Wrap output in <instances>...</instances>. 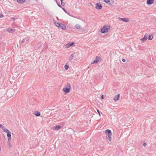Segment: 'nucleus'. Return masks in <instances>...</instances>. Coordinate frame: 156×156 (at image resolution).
Listing matches in <instances>:
<instances>
[{
	"label": "nucleus",
	"instance_id": "f257e3e1",
	"mask_svg": "<svg viewBox=\"0 0 156 156\" xmlns=\"http://www.w3.org/2000/svg\"><path fill=\"white\" fill-rule=\"evenodd\" d=\"M71 88L70 84L69 83H68L63 88L62 90L66 93H69L70 92V90Z\"/></svg>",
	"mask_w": 156,
	"mask_h": 156
},
{
	"label": "nucleus",
	"instance_id": "f03ea898",
	"mask_svg": "<svg viewBox=\"0 0 156 156\" xmlns=\"http://www.w3.org/2000/svg\"><path fill=\"white\" fill-rule=\"evenodd\" d=\"M110 28L109 26L105 25L101 29V32L103 34L107 32L108 30H110Z\"/></svg>",
	"mask_w": 156,
	"mask_h": 156
},
{
	"label": "nucleus",
	"instance_id": "7ed1b4c3",
	"mask_svg": "<svg viewBox=\"0 0 156 156\" xmlns=\"http://www.w3.org/2000/svg\"><path fill=\"white\" fill-rule=\"evenodd\" d=\"M6 94L8 97L11 98L14 94V90L13 89H10L8 90Z\"/></svg>",
	"mask_w": 156,
	"mask_h": 156
},
{
	"label": "nucleus",
	"instance_id": "20e7f679",
	"mask_svg": "<svg viewBox=\"0 0 156 156\" xmlns=\"http://www.w3.org/2000/svg\"><path fill=\"white\" fill-rule=\"evenodd\" d=\"M105 133L108 134V138L110 141H111L112 133L111 130L107 129L105 131Z\"/></svg>",
	"mask_w": 156,
	"mask_h": 156
},
{
	"label": "nucleus",
	"instance_id": "39448f33",
	"mask_svg": "<svg viewBox=\"0 0 156 156\" xmlns=\"http://www.w3.org/2000/svg\"><path fill=\"white\" fill-rule=\"evenodd\" d=\"M101 58L100 57L97 56L96 57L95 59L92 62H91V64L94 63H97L99 61Z\"/></svg>",
	"mask_w": 156,
	"mask_h": 156
},
{
	"label": "nucleus",
	"instance_id": "423d86ee",
	"mask_svg": "<svg viewBox=\"0 0 156 156\" xmlns=\"http://www.w3.org/2000/svg\"><path fill=\"white\" fill-rule=\"evenodd\" d=\"M102 8V6L101 4H99V3L96 4V9H101Z\"/></svg>",
	"mask_w": 156,
	"mask_h": 156
},
{
	"label": "nucleus",
	"instance_id": "0eeeda50",
	"mask_svg": "<svg viewBox=\"0 0 156 156\" xmlns=\"http://www.w3.org/2000/svg\"><path fill=\"white\" fill-rule=\"evenodd\" d=\"M148 35L147 34H146L144 35L143 38L141 39V41L143 42H144L147 39Z\"/></svg>",
	"mask_w": 156,
	"mask_h": 156
},
{
	"label": "nucleus",
	"instance_id": "6e6552de",
	"mask_svg": "<svg viewBox=\"0 0 156 156\" xmlns=\"http://www.w3.org/2000/svg\"><path fill=\"white\" fill-rule=\"evenodd\" d=\"M154 0H147L146 3L147 5H151L154 3Z\"/></svg>",
	"mask_w": 156,
	"mask_h": 156
},
{
	"label": "nucleus",
	"instance_id": "1a4fd4ad",
	"mask_svg": "<svg viewBox=\"0 0 156 156\" xmlns=\"http://www.w3.org/2000/svg\"><path fill=\"white\" fill-rule=\"evenodd\" d=\"M120 94H118L117 95H116L113 98V100L115 102L117 101H118L119 99Z\"/></svg>",
	"mask_w": 156,
	"mask_h": 156
},
{
	"label": "nucleus",
	"instance_id": "9d476101",
	"mask_svg": "<svg viewBox=\"0 0 156 156\" xmlns=\"http://www.w3.org/2000/svg\"><path fill=\"white\" fill-rule=\"evenodd\" d=\"M120 19L122 21L125 22H127L129 21V20L126 18H120Z\"/></svg>",
	"mask_w": 156,
	"mask_h": 156
},
{
	"label": "nucleus",
	"instance_id": "9b49d317",
	"mask_svg": "<svg viewBox=\"0 0 156 156\" xmlns=\"http://www.w3.org/2000/svg\"><path fill=\"white\" fill-rule=\"evenodd\" d=\"M59 28H61L62 29L64 30H66V25L65 24L62 23V24L61 25V26L60 27H59Z\"/></svg>",
	"mask_w": 156,
	"mask_h": 156
},
{
	"label": "nucleus",
	"instance_id": "f8f14e48",
	"mask_svg": "<svg viewBox=\"0 0 156 156\" xmlns=\"http://www.w3.org/2000/svg\"><path fill=\"white\" fill-rule=\"evenodd\" d=\"M7 136L8 137V139L10 140L11 139V133L10 132L7 133Z\"/></svg>",
	"mask_w": 156,
	"mask_h": 156
},
{
	"label": "nucleus",
	"instance_id": "ddd939ff",
	"mask_svg": "<svg viewBox=\"0 0 156 156\" xmlns=\"http://www.w3.org/2000/svg\"><path fill=\"white\" fill-rule=\"evenodd\" d=\"M29 40V38L28 37H26L24 38L21 41L22 43L25 42V41H28Z\"/></svg>",
	"mask_w": 156,
	"mask_h": 156
},
{
	"label": "nucleus",
	"instance_id": "4468645a",
	"mask_svg": "<svg viewBox=\"0 0 156 156\" xmlns=\"http://www.w3.org/2000/svg\"><path fill=\"white\" fill-rule=\"evenodd\" d=\"M7 30L9 33H12L15 31V29H12L9 28H7Z\"/></svg>",
	"mask_w": 156,
	"mask_h": 156
},
{
	"label": "nucleus",
	"instance_id": "2eb2a0df",
	"mask_svg": "<svg viewBox=\"0 0 156 156\" xmlns=\"http://www.w3.org/2000/svg\"><path fill=\"white\" fill-rule=\"evenodd\" d=\"M61 127V126H56L54 127L53 129L54 130H57L59 129Z\"/></svg>",
	"mask_w": 156,
	"mask_h": 156
},
{
	"label": "nucleus",
	"instance_id": "dca6fc26",
	"mask_svg": "<svg viewBox=\"0 0 156 156\" xmlns=\"http://www.w3.org/2000/svg\"><path fill=\"white\" fill-rule=\"evenodd\" d=\"M2 129L5 132L7 133L10 132V131L8 129H7L5 128V127H3L2 128Z\"/></svg>",
	"mask_w": 156,
	"mask_h": 156
},
{
	"label": "nucleus",
	"instance_id": "f3484780",
	"mask_svg": "<svg viewBox=\"0 0 156 156\" xmlns=\"http://www.w3.org/2000/svg\"><path fill=\"white\" fill-rule=\"evenodd\" d=\"M34 114L37 116H39L40 115L41 113L39 112L36 111L34 112Z\"/></svg>",
	"mask_w": 156,
	"mask_h": 156
},
{
	"label": "nucleus",
	"instance_id": "a211bd4d",
	"mask_svg": "<svg viewBox=\"0 0 156 156\" xmlns=\"http://www.w3.org/2000/svg\"><path fill=\"white\" fill-rule=\"evenodd\" d=\"M74 44V42H72L71 43L68 44H66V46L67 48H68L69 47L73 46Z\"/></svg>",
	"mask_w": 156,
	"mask_h": 156
},
{
	"label": "nucleus",
	"instance_id": "6ab92c4d",
	"mask_svg": "<svg viewBox=\"0 0 156 156\" xmlns=\"http://www.w3.org/2000/svg\"><path fill=\"white\" fill-rule=\"evenodd\" d=\"M11 139L10 140H9L8 139V142L7 144L8 145H9V147L10 148L11 147Z\"/></svg>",
	"mask_w": 156,
	"mask_h": 156
},
{
	"label": "nucleus",
	"instance_id": "aec40b11",
	"mask_svg": "<svg viewBox=\"0 0 156 156\" xmlns=\"http://www.w3.org/2000/svg\"><path fill=\"white\" fill-rule=\"evenodd\" d=\"M76 27L77 29H82L80 26L78 24H76Z\"/></svg>",
	"mask_w": 156,
	"mask_h": 156
},
{
	"label": "nucleus",
	"instance_id": "412c9836",
	"mask_svg": "<svg viewBox=\"0 0 156 156\" xmlns=\"http://www.w3.org/2000/svg\"><path fill=\"white\" fill-rule=\"evenodd\" d=\"M55 23L56 26L59 28L60 27L61 25L62 24L61 23H56V22H55Z\"/></svg>",
	"mask_w": 156,
	"mask_h": 156
},
{
	"label": "nucleus",
	"instance_id": "4be33fe9",
	"mask_svg": "<svg viewBox=\"0 0 156 156\" xmlns=\"http://www.w3.org/2000/svg\"><path fill=\"white\" fill-rule=\"evenodd\" d=\"M74 55L72 54H71L69 58V59L70 61L72 60L73 58Z\"/></svg>",
	"mask_w": 156,
	"mask_h": 156
},
{
	"label": "nucleus",
	"instance_id": "5701e85b",
	"mask_svg": "<svg viewBox=\"0 0 156 156\" xmlns=\"http://www.w3.org/2000/svg\"><path fill=\"white\" fill-rule=\"evenodd\" d=\"M153 37V36L152 34L149 35L148 36V39L150 40H152Z\"/></svg>",
	"mask_w": 156,
	"mask_h": 156
},
{
	"label": "nucleus",
	"instance_id": "b1692460",
	"mask_svg": "<svg viewBox=\"0 0 156 156\" xmlns=\"http://www.w3.org/2000/svg\"><path fill=\"white\" fill-rule=\"evenodd\" d=\"M104 1L107 3L108 5H110V0H104Z\"/></svg>",
	"mask_w": 156,
	"mask_h": 156
},
{
	"label": "nucleus",
	"instance_id": "393cba45",
	"mask_svg": "<svg viewBox=\"0 0 156 156\" xmlns=\"http://www.w3.org/2000/svg\"><path fill=\"white\" fill-rule=\"evenodd\" d=\"M64 68H65V69L67 70V69H69V66L68 65H65V66H64Z\"/></svg>",
	"mask_w": 156,
	"mask_h": 156
},
{
	"label": "nucleus",
	"instance_id": "a878e982",
	"mask_svg": "<svg viewBox=\"0 0 156 156\" xmlns=\"http://www.w3.org/2000/svg\"><path fill=\"white\" fill-rule=\"evenodd\" d=\"M55 1L56 2V3H57L59 7H60V8H61L62 9V8H63V7H62L61 5L59 4L58 3L57 0H55Z\"/></svg>",
	"mask_w": 156,
	"mask_h": 156
},
{
	"label": "nucleus",
	"instance_id": "bb28decb",
	"mask_svg": "<svg viewBox=\"0 0 156 156\" xmlns=\"http://www.w3.org/2000/svg\"><path fill=\"white\" fill-rule=\"evenodd\" d=\"M67 14H68V15H69V12H67L66 11V10H65V9L64 8H62V9Z\"/></svg>",
	"mask_w": 156,
	"mask_h": 156
},
{
	"label": "nucleus",
	"instance_id": "cd10ccee",
	"mask_svg": "<svg viewBox=\"0 0 156 156\" xmlns=\"http://www.w3.org/2000/svg\"><path fill=\"white\" fill-rule=\"evenodd\" d=\"M61 5L63 6H64L65 5V3L64 2H63V1H61Z\"/></svg>",
	"mask_w": 156,
	"mask_h": 156
},
{
	"label": "nucleus",
	"instance_id": "c85d7f7f",
	"mask_svg": "<svg viewBox=\"0 0 156 156\" xmlns=\"http://www.w3.org/2000/svg\"><path fill=\"white\" fill-rule=\"evenodd\" d=\"M4 16V15L2 14H0V18H2Z\"/></svg>",
	"mask_w": 156,
	"mask_h": 156
},
{
	"label": "nucleus",
	"instance_id": "c756f323",
	"mask_svg": "<svg viewBox=\"0 0 156 156\" xmlns=\"http://www.w3.org/2000/svg\"><path fill=\"white\" fill-rule=\"evenodd\" d=\"M3 127H5L4 126H3L2 124H0V128H1L2 129Z\"/></svg>",
	"mask_w": 156,
	"mask_h": 156
},
{
	"label": "nucleus",
	"instance_id": "7c9ffc66",
	"mask_svg": "<svg viewBox=\"0 0 156 156\" xmlns=\"http://www.w3.org/2000/svg\"><path fill=\"white\" fill-rule=\"evenodd\" d=\"M11 19L13 20V21H15L16 19L14 17H12L11 18Z\"/></svg>",
	"mask_w": 156,
	"mask_h": 156
},
{
	"label": "nucleus",
	"instance_id": "2f4dec72",
	"mask_svg": "<svg viewBox=\"0 0 156 156\" xmlns=\"http://www.w3.org/2000/svg\"><path fill=\"white\" fill-rule=\"evenodd\" d=\"M122 61L123 62H125L126 60V59L125 58H122Z\"/></svg>",
	"mask_w": 156,
	"mask_h": 156
},
{
	"label": "nucleus",
	"instance_id": "473e14b6",
	"mask_svg": "<svg viewBox=\"0 0 156 156\" xmlns=\"http://www.w3.org/2000/svg\"><path fill=\"white\" fill-rule=\"evenodd\" d=\"M97 111L98 112V113L99 116H100V113L98 109L97 110Z\"/></svg>",
	"mask_w": 156,
	"mask_h": 156
},
{
	"label": "nucleus",
	"instance_id": "72a5a7b5",
	"mask_svg": "<svg viewBox=\"0 0 156 156\" xmlns=\"http://www.w3.org/2000/svg\"><path fill=\"white\" fill-rule=\"evenodd\" d=\"M101 98L102 99H103L104 98V96L103 95H101Z\"/></svg>",
	"mask_w": 156,
	"mask_h": 156
},
{
	"label": "nucleus",
	"instance_id": "f704fd0d",
	"mask_svg": "<svg viewBox=\"0 0 156 156\" xmlns=\"http://www.w3.org/2000/svg\"><path fill=\"white\" fill-rule=\"evenodd\" d=\"M146 145H147V144H146V143H144L143 144V145H144V147H145V146Z\"/></svg>",
	"mask_w": 156,
	"mask_h": 156
},
{
	"label": "nucleus",
	"instance_id": "c9c22d12",
	"mask_svg": "<svg viewBox=\"0 0 156 156\" xmlns=\"http://www.w3.org/2000/svg\"><path fill=\"white\" fill-rule=\"evenodd\" d=\"M63 0H60L61 1H63Z\"/></svg>",
	"mask_w": 156,
	"mask_h": 156
},
{
	"label": "nucleus",
	"instance_id": "e433bc0d",
	"mask_svg": "<svg viewBox=\"0 0 156 156\" xmlns=\"http://www.w3.org/2000/svg\"><path fill=\"white\" fill-rule=\"evenodd\" d=\"M57 17V18L58 19V17Z\"/></svg>",
	"mask_w": 156,
	"mask_h": 156
},
{
	"label": "nucleus",
	"instance_id": "4c0bfd02",
	"mask_svg": "<svg viewBox=\"0 0 156 156\" xmlns=\"http://www.w3.org/2000/svg\"><path fill=\"white\" fill-rule=\"evenodd\" d=\"M96 156H98V155L97 154V155H96Z\"/></svg>",
	"mask_w": 156,
	"mask_h": 156
}]
</instances>
